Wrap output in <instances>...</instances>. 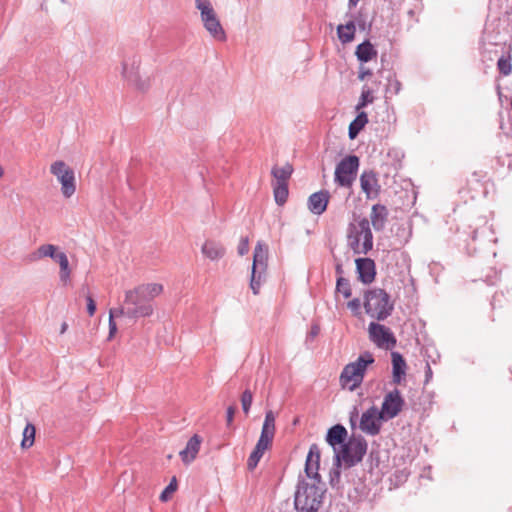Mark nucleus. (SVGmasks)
Returning <instances> with one entry per match:
<instances>
[{
    "label": "nucleus",
    "mask_w": 512,
    "mask_h": 512,
    "mask_svg": "<svg viewBox=\"0 0 512 512\" xmlns=\"http://www.w3.org/2000/svg\"><path fill=\"white\" fill-rule=\"evenodd\" d=\"M163 286L158 283L142 284L125 292L124 305L127 306V317L137 319L153 314L152 300L160 295Z\"/></svg>",
    "instance_id": "obj_1"
},
{
    "label": "nucleus",
    "mask_w": 512,
    "mask_h": 512,
    "mask_svg": "<svg viewBox=\"0 0 512 512\" xmlns=\"http://www.w3.org/2000/svg\"><path fill=\"white\" fill-rule=\"evenodd\" d=\"M324 484L302 480L295 493V508L300 512H317L322 505Z\"/></svg>",
    "instance_id": "obj_2"
},
{
    "label": "nucleus",
    "mask_w": 512,
    "mask_h": 512,
    "mask_svg": "<svg viewBox=\"0 0 512 512\" xmlns=\"http://www.w3.org/2000/svg\"><path fill=\"white\" fill-rule=\"evenodd\" d=\"M348 246L355 254H367L373 248V235L369 220L361 218L350 223L347 229Z\"/></svg>",
    "instance_id": "obj_3"
},
{
    "label": "nucleus",
    "mask_w": 512,
    "mask_h": 512,
    "mask_svg": "<svg viewBox=\"0 0 512 512\" xmlns=\"http://www.w3.org/2000/svg\"><path fill=\"white\" fill-rule=\"evenodd\" d=\"M372 363H374L373 355L370 352H365L356 361L347 364L339 378L341 386L349 391H354L362 383L367 367Z\"/></svg>",
    "instance_id": "obj_4"
},
{
    "label": "nucleus",
    "mask_w": 512,
    "mask_h": 512,
    "mask_svg": "<svg viewBox=\"0 0 512 512\" xmlns=\"http://www.w3.org/2000/svg\"><path fill=\"white\" fill-rule=\"evenodd\" d=\"M367 451V443L361 436L353 435L345 444L336 451L334 456L337 466L344 462L347 467H352L361 462Z\"/></svg>",
    "instance_id": "obj_5"
},
{
    "label": "nucleus",
    "mask_w": 512,
    "mask_h": 512,
    "mask_svg": "<svg viewBox=\"0 0 512 512\" xmlns=\"http://www.w3.org/2000/svg\"><path fill=\"white\" fill-rule=\"evenodd\" d=\"M364 308L368 315L377 320L386 319L393 310L389 295L383 289H373L366 293Z\"/></svg>",
    "instance_id": "obj_6"
},
{
    "label": "nucleus",
    "mask_w": 512,
    "mask_h": 512,
    "mask_svg": "<svg viewBox=\"0 0 512 512\" xmlns=\"http://www.w3.org/2000/svg\"><path fill=\"white\" fill-rule=\"evenodd\" d=\"M268 261V248L265 244L258 242L253 253V264L250 280V288L253 294L259 293L261 284L266 279Z\"/></svg>",
    "instance_id": "obj_7"
},
{
    "label": "nucleus",
    "mask_w": 512,
    "mask_h": 512,
    "mask_svg": "<svg viewBox=\"0 0 512 512\" xmlns=\"http://www.w3.org/2000/svg\"><path fill=\"white\" fill-rule=\"evenodd\" d=\"M195 5L200 11L201 20L209 34L217 40L224 41L226 34L211 2L209 0H196Z\"/></svg>",
    "instance_id": "obj_8"
},
{
    "label": "nucleus",
    "mask_w": 512,
    "mask_h": 512,
    "mask_svg": "<svg viewBox=\"0 0 512 512\" xmlns=\"http://www.w3.org/2000/svg\"><path fill=\"white\" fill-rule=\"evenodd\" d=\"M274 435L275 418H265L260 438L247 461V467L249 470H253L256 468L264 452L270 447Z\"/></svg>",
    "instance_id": "obj_9"
},
{
    "label": "nucleus",
    "mask_w": 512,
    "mask_h": 512,
    "mask_svg": "<svg viewBox=\"0 0 512 512\" xmlns=\"http://www.w3.org/2000/svg\"><path fill=\"white\" fill-rule=\"evenodd\" d=\"M50 172L61 184L63 196L70 198L76 191L74 171L64 161L58 160L51 164Z\"/></svg>",
    "instance_id": "obj_10"
},
{
    "label": "nucleus",
    "mask_w": 512,
    "mask_h": 512,
    "mask_svg": "<svg viewBox=\"0 0 512 512\" xmlns=\"http://www.w3.org/2000/svg\"><path fill=\"white\" fill-rule=\"evenodd\" d=\"M359 158L355 155L346 156L336 166L335 182L342 187H351L356 179Z\"/></svg>",
    "instance_id": "obj_11"
},
{
    "label": "nucleus",
    "mask_w": 512,
    "mask_h": 512,
    "mask_svg": "<svg viewBox=\"0 0 512 512\" xmlns=\"http://www.w3.org/2000/svg\"><path fill=\"white\" fill-rule=\"evenodd\" d=\"M369 338L379 348L392 349L396 345V338L390 328L375 322L368 327Z\"/></svg>",
    "instance_id": "obj_12"
},
{
    "label": "nucleus",
    "mask_w": 512,
    "mask_h": 512,
    "mask_svg": "<svg viewBox=\"0 0 512 512\" xmlns=\"http://www.w3.org/2000/svg\"><path fill=\"white\" fill-rule=\"evenodd\" d=\"M404 400L398 390L387 393L382 403V410L377 416H397L401 412Z\"/></svg>",
    "instance_id": "obj_13"
},
{
    "label": "nucleus",
    "mask_w": 512,
    "mask_h": 512,
    "mask_svg": "<svg viewBox=\"0 0 512 512\" xmlns=\"http://www.w3.org/2000/svg\"><path fill=\"white\" fill-rule=\"evenodd\" d=\"M320 464V450L316 444L311 445L305 463V473L309 481L321 482V477L318 473Z\"/></svg>",
    "instance_id": "obj_14"
},
{
    "label": "nucleus",
    "mask_w": 512,
    "mask_h": 512,
    "mask_svg": "<svg viewBox=\"0 0 512 512\" xmlns=\"http://www.w3.org/2000/svg\"><path fill=\"white\" fill-rule=\"evenodd\" d=\"M360 186L367 199H375L379 195L380 185L376 173L364 171L360 176Z\"/></svg>",
    "instance_id": "obj_15"
},
{
    "label": "nucleus",
    "mask_w": 512,
    "mask_h": 512,
    "mask_svg": "<svg viewBox=\"0 0 512 512\" xmlns=\"http://www.w3.org/2000/svg\"><path fill=\"white\" fill-rule=\"evenodd\" d=\"M330 194L327 190H321L311 194L308 198V209L315 215L323 214L329 203Z\"/></svg>",
    "instance_id": "obj_16"
},
{
    "label": "nucleus",
    "mask_w": 512,
    "mask_h": 512,
    "mask_svg": "<svg viewBox=\"0 0 512 512\" xmlns=\"http://www.w3.org/2000/svg\"><path fill=\"white\" fill-rule=\"evenodd\" d=\"M355 262L359 280L365 284L373 282L376 275L374 261L370 258H358Z\"/></svg>",
    "instance_id": "obj_17"
},
{
    "label": "nucleus",
    "mask_w": 512,
    "mask_h": 512,
    "mask_svg": "<svg viewBox=\"0 0 512 512\" xmlns=\"http://www.w3.org/2000/svg\"><path fill=\"white\" fill-rule=\"evenodd\" d=\"M347 436L346 428L340 424H336L328 430L326 441L333 448L335 454L339 450L337 446L341 448L347 441Z\"/></svg>",
    "instance_id": "obj_18"
},
{
    "label": "nucleus",
    "mask_w": 512,
    "mask_h": 512,
    "mask_svg": "<svg viewBox=\"0 0 512 512\" xmlns=\"http://www.w3.org/2000/svg\"><path fill=\"white\" fill-rule=\"evenodd\" d=\"M202 438L195 434L187 442L185 449L180 452V457L185 464H190L197 456Z\"/></svg>",
    "instance_id": "obj_19"
},
{
    "label": "nucleus",
    "mask_w": 512,
    "mask_h": 512,
    "mask_svg": "<svg viewBox=\"0 0 512 512\" xmlns=\"http://www.w3.org/2000/svg\"><path fill=\"white\" fill-rule=\"evenodd\" d=\"M121 74L128 83H131L140 74V59L136 56L125 59L122 62Z\"/></svg>",
    "instance_id": "obj_20"
},
{
    "label": "nucleus",
    "mask_w": 512,
    "mask_h": 512,
    "mask_svg": "<svg viewBox=\"0 0 512 512\" xmlns=\"http://www.w3.org/2000/svg\"><path fill=\"white\" fill-rule=\"evenodd\" d=\"M370 219L373 228L380 231L385 227L388 219V210L384 205L375 204L372 206Z\"/></svg>",
    "instance_id": "obj_21"
},
{
    "label": "nucleus",
    "mask_w": 512,
    "mask_h": 512,
    "mask_svg": "<svg viewBox=\"0 0 512 512\" xmlns=\"http://www.w3.org/2000/svg\"><path fill=\"white\" fill-rule=\"evenodd\" d=\"M357 418H350L352 425H355ZM360 429L369 435H377L380 432L382 420H387L388 418H359Z\"/></svg>",
    "instance_id": "obj_22"
},
{
    "label": "nucleus",
    "mask_w": 512,
    "mask_h": 512,
    "mask_svg": "<svg viewBox=\"0 0 512 512\" xmlns=\"http://www.w3.org/2000/svg\"><path fill=\"white\" fill-rule=\"evenodd\" d=\"M61 252L62 251H60L58 246L53 244H42L36 249L32 256L33 260H40L49 257L55 261L57 256L61 255Z\"/></svg>",
    "instance_id": "obj_23"
},
{
    "label": "nucleus",
    "mask_w": 512,
    "mask_h": 512,
    "mask_svg": "<svg viewBox=\"0 0 512 512\" xmlns=\"http://www.w3.org/2000/svg\"><path fill=\"white\" fill-rule=\"evenodd\" d=\"M355 54L360 62H368L377 57V50L369 41H364L356 47Z\"/></svg>",
    "instance_id": "obj_24"
},
{
    "label": "nucleus",
    "mask_w": 512,
    "mask_h": 512,
    "mask_svg": "<svg viewBox=\"0 0 512 512\" xmlns=\"http://www.w3.org/2000/svg\"><path fill=\"white\" fill-rule=\"evenodd\" d=\"M202 253L211 260H217L223 257L225 249L215 241H206L202 246Z\"/></svg>",
    "instance_id": "obj_25"
},
{
    "label": "nucleus",
    "mask_w": 512,
    "mask_h": 512,
    "mask_svg": "<svg viewBox=\"0 0 512 512\" xmlns=\"http://www.w3.org/2000/svg\"><path fill=\"white\" fill-rule=\"evenodd\" d=\"M392 366L394 381L399 383L401 377L405 375L406 362L398 352H392Z\"/></svg>",
    "instance_id": "obj_26"
},
{
    "label": "nucleus",
    "mask_w": 512,
    "mask_h": 512,
    "mask_svg": "<svg viewBox=\"0 0 512 512\" xmlns=\"http://www.w3.org/2000/svg\"><path fill=\"white\" fill-rule=\"evenodd\" d=\"M355 24L353 21H349L345 25H339L337 27V34L339 40L343 43H349L354 39L355 36Z\"/></svg>",
    "instance_id": "obj_27"
},
{
    "label": "nucleus",
    "mask_w": 512,
    "mask_h": 512,
    "mask_svg": "<svg viewBox=\"0 0 512 512\" xmlns=\"http://www.w3.org/2000/svg\"><path fill=\"white\" fill-rule=\"evenodd\" d=\"M368 122V116L365 112H360L357 117L349 125V137L355 139L359 132Z\"/></svg>",
    "instance_id": "obj_28"
},
{
    "label": "nucleus",
    "mask_w": 512,
    "mask_h": 512,
    "mask_svg": "<svg viewBox=\"0 0 512 512\" xmlns=\"http://www.w3.org/2000/svg\"><path fill=\"white\" fill-rule=\"evenodd\" d=\"M293 172V168L290 164H285L282 167H273L271 173L273 177L276 179L275 184H287V181L291 177V174Z\"/></svg>",
    "instance_id": "obj_29"
},
{
    "label": "nucleus",
    "mask_w": 512,
    "mask_h": 512,
    "mask_svg": "<svg viewBox=\"0 0 512 512\" xmlns=\"http://www.w3.org/2000/svg\"><path fill=\"white\" fill-rule=\"evenodd\" d=\"M35 433H36L35 426L31 423H27V425L25 426V428L23 430V439L21 441L22 449H28L34 444Z\"/></svg>",
    "instance_id": "obj_30"
},
{
    "label": "nucleus",
    "mask_w": 512,
    "mask_h": 512,
    "mask_svg": "<svg viewBox=\"0 0 512 512\" xmlns=\"http://www.w3.org/2000/svg\"><path fill=\"white\" fill-rule=\"evenodd\" d=\"M129 84L138 91L146 92L151 86V80L148 75L140 73Z\"/></svg>",
    "instance_id": "obj_31"
},
{
    "label": "nucleus",
    "mask_w": 512,
    "mask_h": 512,
    "mask_svg": "<svg viewBox=\"0 0 512 512\" xmlns=\"http://www.w3.org/2000/svg\"><path fill=\"white\" fill-rule=\"evenodd\" d=\"M274 198L278 205H283L288 198V184H274Z\"/></svg>",
    "instance_id": "obj_32"
},
{
    "label": "nucleus",
    "mask_w": 512,
    "mask_h": 512,
    "mask_svg": "<svg viewBox=\"0 0 512 512\" xmlns=\"http://www.w3.org/2000/svg\"><path fill=\"white\" fill-rule=\"evenodd\" d=\"M336 290L342 293L345 298H349L352 294L349 281L342 276L337 279Z\"/></svg>",
    "instance_id": "obj_33"
},
{
    "label": "nucleus",
    "mask_w": 512,
    "mask_h": 512,
    "mask_svg": "<svg viewBox=\"0 0 512 512\" xmlns=\"http://www.w3.org/2000/svg\"><path fill=\"white\" fill-rule=\"evenodd\" d=\"M497 67L501 74H503L504 76H508L512 71L510 57L502 56L497 62Z\"/></svg>",
    "instance_id": "obj_34"
},
{
    "label": "nucleus",
    "mask_w": 512,
    "mask_h": 512,
    "mask_svg": "<svg viewBox=\"0 0 512 512\" xmlns=\"http://www.w3.org/2000/svg\"><path fill=\"white\" fill-rule=\"evenodd\" d=\"M373 102V96L370 89H363L361 93V98L359 103L356 106V110L359 111L364 108L368 103Z\"/></svg>",
    "instance_id": "obj_35"
},
{
    "label": "nucleus",
    "mask_w": 512,
    "mask_h": 512,
    "mask_svg": "<svg viewBox=\"0 0 512 512\" xmlns=\"http://www.w3.org/2000/svg\"><path fill=\"white\" fill-rule=\"evenodd\" d=\"M253 396L249 390H245L241 396V406L244 414H248L252 404Z\"/></svg>",
    "instance_id": "obj_36"
},
{
    "label": "nucleus",
    "mask_w": 512,
    "mask_h": 512,
    "mask_svg": "<svg viewBox=\"0 0 512 512\" xmlns=\"http://www.w3.org/2000/svg\"><path fill=\"white\" fill-rule=\"evenodd\" d=\"M176 489H177V483H176V478L174 477L172 479V481L169 483V485L160 494V500L162 502H166L170 498V495L176 491Z\"/></svg>",
    "instance_id": "obj_37"
},
{
    "label": "nucleus",
    "mask_w": 512,
    "mask_h": 512,
    "mask_svg": "<svg viewBox=\"0 0 512 512\" xmlns=\"http://www.w3.org/2000/svg\"><path fill=\"white\" fill-rule=\"evenodd\" d=\"M60 266V271L69 270V261L68 257L64 252H61V255L57 256V259L55 260Z\"/></svg>",
    "instance_id": "obj_38"
},
{
    "label": "nucleus",
    "mask_w": 512,
    "mask_h": 512,
    "mask_svg": "<svg viewBox=\"0 0 512 512\" xmlns=\"http://www.w3.org/2000/svg\"><path fill=\"white\" fill-rule=\"evenodd\" d=\"M120 316H126L127 317V306L124 305L122 307H119V308H115V309H110L109 311V319H113L115 317H120Z\"/></svg>",
    "instance_id": "obj_39"
},
{
    "label": "nucleus",
    "mask_w": 512,
    "mask_h": 512,
    "mask_svg": "<svg viewBox=\"0 0 512 512\" xmlns=\"http://www.w3.org/2000/svg\"><path fill=\"white\" fill-rule=\"evenodd\" d=\"M249 251V240L247 237H243L238 245V254L240 256L245 255Z\"/></svg>",
    "instance_id": "obj_40"
},
{
    "label": "nucleus",
    "mask_w": 512,
    "mask_h": 512,
    "mask_svg": "<svg viewBox=\"0 0 512 512\" xmlns=\"http://www.w3.org/2000/svg\"><path fill=\"white\" fill-rule=\"evenodd\" d=\"M86 300H87V311H88L90 316H93L95 311H96L95 301L92 298V296L89 295V294L86 295Z\"/></svg>",
    "instance_id": "obj_41"
},
{
    "label": "nucleus",
    "mask_w": 512,
    "mask_h": 512,
    "mask_svg": "<svg viewBox=\"0 0 512 512\" xmlns=\"http://www.w3.org/2000/svg\"><path fill=\"white\" fill-rule=\"evenodd\" d=\"M360 307H361V301L358 298H355L348 302V308L351 309L355 313H358Z\"/></svg>",
    "instance_id": "obj_42"
},
{
    "label": "nucleus",
    "mask_w": 512,
    "mask_h": 512,
    "mask_svg": "<svg viewBox=\"0 0 512 512\" xmlns=\"http://www.w3.org/2000/svg\"><path fill=\"white\" fill-rule=\"evenodd\" d=\"M70 275L71 269L59 272L60 280L64 285H66L70 281Z\"/></svg>",
    "instance_id": "obj_43"
},
{
    "label": "nucleus",
    "mask_w": 512,
    "mask_h": 512,
    "mask_svg": "<svg viewBox=\"0 0 512 512\" xmlns=\"http://www.w3.org/2000/svg\"><path fill=\"white\" fill-rule=\"evenodd\" d=\"M117 332V325L113 319H109V335L108 340H111Z\"/></svg>",
    "instance_id": "obj_44"
},
{
    "label": "nucleus",
    "mask_w": 512,
    "mask_h": 512,
    "mask_svg": "<svg viewBox=\"0 0 512 512\" xmlns=\"http://www.w3.org/2000/svg\"><path fill=\"white\" fill-rule=\"evenodd\" d=\"M370 75H372L371 70H369L363 66L360 67V71H359V75H358V78L360 80H364L367 76H370Z\"/></svg>",
    "instance_id": "obj_45"
},
{
    "label": "nucleus",
    "mask_w": 512,
    "mask_h": 512,
    "mask_svg": "<svg viewBox=\"0 0 512 512\" xmlns=\"http://www.w3.org/2000/svg\"><path fill=\"white\" fill-rule=\"evenodd\" d=\"M235 412H236L235 406H229L227 408V415L226 416H234Z\"/></svg>",
    "instance_id": "obj_46"
},
{
    "label": "nucleus",
    "mask_w": 512,
    "mask_h": 512,
    "mask_svg": "<svg viewBox=\"0 0 512 512\" xmlns=\"http://www.w3.org/2000/svg\"><path fill=\"white\" fill-rule=\"evenodd\" d=\"M67 328H68V324L66 322H63L62 325H61L60 333L61 334L65 333Z\"/></svg>",
    "instance_id": "obj_47"
},
{
    "label": "nucleus",
    "mask_w": 512,
    "mask_h": 512,
    "mask_svg": "<svg viewBox=\"0 0 512 512\" xmlns=\"http://www.w3.org/2000/svg\"><path fill=\"white\" fill-rule=\"evenodd\" d=\"M318 332H319V329H318V327L315 326L311 330V335L316 336L318 334Z\"/></svg>",
    "instance_id": "obj_48"
},
{
    "label": "nucleus",
    "mask_w": 512,
    "mask_h": 512,
    "mask_svg": "<svg viewBox=\"0 0 512 512\" xmlns=\"http://www.w3.org/2000/svg\"><path fill=\"white\" fill-rule=\"evenodd\" d=\"M336 272H337V274H339V275H341V274L343 273V270H342L341 265H337V266H336Z\"/></svg>",
    "instance_id": "obj_49"
},
{
    "label": "nucleus",
    "mask_w": 512,
    "mask_h": 512,
    "mask_svg": "<svg viewBox=\"0 0 512 512\" xmlns=\"http://www.w3.org/2000/svg\"><path fill=\"white\" fill-rule=\"evenodd\" d=\"M363 417H366V416H375L374 412H370V411H367L365 413L362 414Z\"/></svg>",
    "instance_id": "obj_50"
},
{
    "label": "nucleus",
    "mask_w": 512,
    "mask_h": 512,
    "mask_svg": "<svg viewBox=\"0 0 512 512\" xmlns=\"http://www.w3.org/2000/svg\"><path fill=\"white\" fill-rule=\"evenodd\" d=\"M431 373H432V372H431V368H430V366L427 364V376H428V375H431Z\"/></svg>",
    "instance_id": "obj_51"
},
{
    "label": "nucleus",
    "mask_w": 512,
    "mask_h": 512,
    "mask_svg": "<svg viewBox=\"0 0 512 512\" xmlns=\"http://www.w3.org/2000/svg\"><path fill=\"white\" fill-rule=\"evenodd\" d=\"M265 416H267V417L273 416V412L272 411H268V412H266Z\"/></svg>",
    "instance_id": "obj_52"
},
{
    "label": "nucleus",
    "mask_w": 512,
    "mask_h": 512,
    "mask_svg": "<svg viewBox=\"0 0 512 512\" xmlns=\"http://www.w3.org/2000/svg\"><path fill=\"white\" fill-rule=\"evenodd\" d=\"M4 174V169L0 166V177H2Z\"/></svg>",
    "instance_id": "obj_53"
},
{
    "label": "nucleus",
    "mask_w": 512,
    "mask_h": 512,
    "mask_svg": "<svg viewBox=\"0 0 512 512\" xmlns=\"http://www.w3.org/2000/svg\"><path fill=\"white\" fill-rule=\"evenodd\" d=\"M227 420H228V425H230V424H231V422H232V420H233V418H232V417H229V418H227Z\"/></svg>",
    "instance_id": "obj_54"
}]
</instances>
